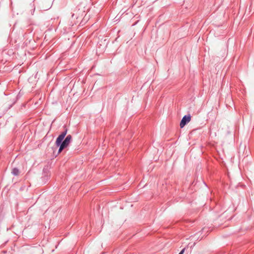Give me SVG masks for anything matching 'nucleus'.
Here are the masks:
<instances>
[{
	"mask_svg": "<svg viewBox=\"0 0 254 254\" xmlns=\"http://www.w3.org/2000/svg\"><path fill=\"white\" fill-rule=\"evenodd\" d=\"M66 133L67 129H65L58 137V138L56 139V144L57 146H60L58 151L59 153L61 152L62 151L64 148H66L71 142L72 136L70 134L67 135L64 140L63 141Z\"/></svg>",
	"mask_w": 254,
	"mask_h": 254,
	"instance_id": "f257e3e1",
	"label": "nucleus"
},
{
	"mask_svg": "<svg viewBox=\"0 0 254 254\" xmlns=\"http://www.w3.org/2000/svg\"><path fill=\"white\" fill-rule=\"evenodd\" d=\"M11 173L14 176H18L19 174V171L17 168H14L12 170Z\"/></svg>",
	"mask_w": 254,
	"mask_h": 254,
	"instance_id": "7ed1b4c3",
	"label": "nucleus"
},
{
	"mask_svg": "<svg viewBox=\"0 0 254 254\" xmlns=\"http://www.w3.org/2000/svg\"><path fill=\"white\" fill-rule=\"evenodd\" d=\"M185 251V248H184L179 254H184Z\"/></svg>",
	"mask_w": 254,
	"mask_h": 254,
	"instance_id": "20e7f679",
	"label": "nucleus"
},
{
	"mask_svg": "<svg viewBox=\"0 0 254 254\" xmlns=\"http://www.w3.org/2000/svg\"><path fill=\"white\" fill-rule=\"evenodd\" d=\"M190 119L191 117L190 115L184 116L181 121L180 124V127L183 128L187 124L190 122Z\"/></svg>",
	"mask_w": 254,
	"mask_h": 254,
	"instance_id": "f03ea898",
	"label": "nucleus"
}]
</instances>
